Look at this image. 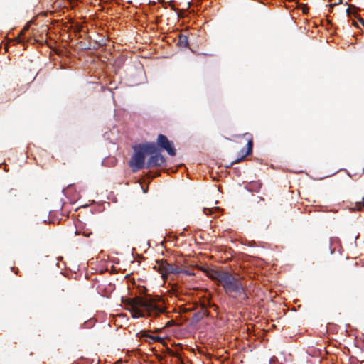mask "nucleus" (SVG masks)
Segmentation results:
<instances>
[{"instance_id":"nucleus-1","label":"nucleus","mask_w":364,"mask_h":364,"mask_svg":"<svg viewBox=\"0 0 364 364\" xmlns=\"http://www.w3.org/2000/svg\"><path fill=\"white\" fill-rule=\"evenodd\" d=\"M146 291V287L139 286V296L128 298L124 301L127 306V309L131 312L132 318H156L166 312L164 299L159 295L147 294Z\"/></svg>"},{"instance_id":"nucleus-2","label":"nucleus","mask_w":364,"mask_h":364,"mask_svg":"<svg viewBox=\"0 0 364 364\" xmlns=\"http://www.w3.org/2000/svg\"><path fill=\"white\" fill-rule=\"evenodd\" d=\"M134 153L131 157L129 165L133 172H136L146 167V156L156 151V144L154 142H146L133 147Z\"/></svg>"},{"instance_id":"nucleus-3","label":"nucleus","mask_w":364,"mask_h":364,"mask_svg":"<svg viewBox=\"0 0 364 364\" xmlns=\"http://www.w3.org/2000/svg\"><path fill=\"white\" fill-rule=\"evenodd\" d=\"M221 278L222 281L220 284L230 296L232 298L238 297L242 300H245L248 298L240 278L236 277L228 272Z\"/></svg>"},{"instance_id":"nucleus-4","label":"nucleus","mask_w":364,"mask_h":364,"mask_svg":"<svg viewBox=\"0 0 364 364\" xmlns=\"http://www.w3.org/2000/svg\"><path fill=\"white\" fill-rule=\"evenodd\" d=\"M154 269L157 270L164 279L168 274H178L181 272L178 266L169 264L166 260H156Z\"/></svg>"},{"instance_id":"nucleus-5","label":"nucleus","mask_w":364,"mask_h":364,"mask_svg":"<svg viewBox=\"0 0 364 364\" xmlns=\"http://www.w3.org/2000/svg\"><path fill=\"white\" fill-rule=\"evenodd\" d=\"M156 144L161 149L166 151L169 155L172 156H176V151L173 147V143L168 139L166 136L162 134H159Z\"/></svg>"},{"instance_id":"nucleus-6","label":"nucleus","mask_w":364,"mask_h":364,"mask_svg":"<svg viewBox=\"0 0 364 364\" xmlns=\"http://www.w3.org/2000/svg\"><path fill=\"white\" fill-rule=\"evenodd\" d=\"M150 155L151 156L146 163V168H151L161 167L166 164L165 157L161 154L159 153L157 149L155 153Z\"/></svg>"},{"instance_id":"nucleus-7","label":"nucleus","mask_w":364,"mask_h":364,"mask_svg":"<svg viewBox=\"0 0 364 364\" xmlns=\"http://www.w3.org/2000/svg\"><path fill=\"white\" fill-rule=\"evenodd\" d=\"M19 198L18 191L14 188L6 190L1 195L2 201L9 205L17 203Z\"/></svg>"},{"instance_id":"nucleus-8","label":"nucleus","mask_w":364,"mask_h":364,"mask_svg":"<svg viewBox=\"0 0 364 364\" xmlns=\"http://www.w3.org/2000/svg\"><path fill=\"white\" fill-rule=\"evenodd\" d=\"M243 136L247 140V148L246 151L245 152L242 149L241 152L242 153V155L240 158H237L235 160L234 163L240 162L243 159L247 156L252 154V148H253V138L251 134L250 133H245L244 134Z\"/></svg>"},{"instance_id":"nucleus-9","label":"nucleus","mask_w":364,"mask_h":364,"mask_svg":"<svg viewBox=\"0 0 364 364\" xmlns=\"http://www.w3.org/2000/svg\"><path fill=\"white\" fill-rule=\"evenodd\" d=\"M227 272L224 271H217V270H210L208 273V276L213 280L217 281L219 284H220L222 281V277Z\"/></svg>"},{"instance_id":"nucleus-10","label":"nucleus","mask_w":364,"mask_h":364,"mask_svg":"<svg viewBox=\"0 0 364 364\" xmlns=\"http://www.w3.org/2000/svg\"><path fill=\"white\" fill-rule=\"evenodd\" d=\"M208 314H209L208 311L206 309L205 306L203 305L201 307L200 310L194 314L193 318L196 321H200V320L203 319L204 317L208 316Z\"/></svg>"},{"instance_id":"nucleus-11","label":"nucleus","mask_w":364,"mask_h":364,"mask_svg":"<svg viewBox=\"0 0 364 364\" xmlns=\"http://www.w3.org/2000/svg\"><path fill=\"white\" fill-rule=\"evenodd\" d=\"M141 338H144L146 341H148L147 338L151 340L153 342H161L163 341L162 338L159 336H154L149 335L146 331H141Z\"/></svg>"},{"instance_id":"nucleus-12","label":"nucleus","mask_w":364,"mask_h":364,"mask_svg":"<svg viewBox=\"0 0 364 364\" xmlns=\"http://www.w3.org/2000/svg\"><path fill=\"white\" fill-rule=\"evenodd\" d=\"M178 45L180 47L187 48L188 46V39L185 35L180 34L178 36Z\"/></svg>"},{"instance_id":"nucleus-13","label":"nucleus","mask_w":364,"mask_h":364,"mask_svg":"<svg viewBox=\"0 0 364 364\" xmlns=\"http://www.w3.org/2000/svg\"><path fill=\"white\" fill-rule=\"evenodd\" d=\"M362 200V202H357L351 209L354 211H364V197H363Z\"/></svg>"},{"instance_id":"nucleus-14","label":"nucleus","mask_w":364,"mask_h":364,"mask_svg":"<svg viewBox=\"0 0 364 364\" xmlns=\"http://www.w3.org/2000/svg\"><path fill=\"white\" fill-rule=\"evenodd\" d=\"M260 187H261V183H257V182H252L249 184L248 189L250 191H256L257 189L260 188Z\"/></svg>"},{"instance_id":"nucleus-15","label":"nucleus","mask_w":364,"mask_h":364,"mask_svg":"<svg viewBox=\"0 0 364 364\" xmlns=\"http://www.w3.org/2000/svg\"><path fill=\"white\" fill-rule=\"evenodd\" d=\"M28 26H25V27L22 29V31H21V33H19V35L16 37V41H17L18 43H21V42H22L21 36H23L24 35L25 32H26V31H28Z\"/></svg>"},{"instance_id":"nucleus-16","label":"nucleus","mask_w":364,"mask_h":364,"mask_svg":"<svg viewBox=\"0 0 364 364\" xmlns=\"http://www.w3.org/2000/svg\"><path fill=\"white\" fill-rule=\"evenodd\" d=\"M218 209L219 208L218 207L213 208H203V213L205 215H211V214H213L214 213L215 210H218Z\"/></svg>"},{"instance_id":"nucleus-17","label":"nucleus","mask_w":364,"mask_h":364,"mask_svg":"<svg viewBox=\"0 0 364 364\" xmlns=\"http://www.w3.org/2000/svg\"><path fill=\"white\" fill-rule=\"evenodd\" d=\"M82 29H83V26L80 25V24H76L74 28L75 32H76V33H80V32L82 31Z\"/></svg>"},{"instance_id":"nucleus-18","label":"nucleus","mask_w":364,"mask_h":364,"mask_svg":"<svg viewBox=\"0 0 364 364\" xmlns=\"http://www.w3.org/2000/svg\"><path fill=\"white\" fill-rule=\"evenodd\" d=\"M11 270L12 272H14L16 274H18V269H16V267H12L11 268Z\"/></svg>"},{"instance_id":"nucleus-19","label":"nucleus","mask_w":364,"mask_h":364,"mask_svg":"<svg viewBox=\"0 0 364 364\" xmlns=\"http://www.w3.org/2000/svg\"><path fill=\"white\" fill-rule=\"evenodd\" d=\"M85 237H89L92 232H88V231H84L83 233H82Z\"/></svg>"},{"instance_id":"nucleus-20","label":"nucleus","mask_w":364,"mask_h":364,"mask_svg":"<svg viewBox=\"0 0 364 364\" xmlns=\"http://www.w3.org/2000/svg\"><path fill=\"white\" fill-rule=\"evenodd\" d=\"M173 323V321L171 320V321L167 322L166 326H171Z\"/></svg>"},{"instance_id":"nucleus-21","label":"nucleus","mask_w":364,"mask_h":364,"mask_svg":"<svg viewBox=\"0 0 364 364\" xmlns=\"http://www.w3.org/2000/svg\"><path fill=\"white\" fill-rule=\"evenodd\" d=\"M335 5H336V4H330L328 5V6H329L330 8H332V7H333V6H334Z\"/></svg>"},{"instance_id":"nucleus-22","label":"nucleus","mask_w":364,"mask_h":364,"mask_svg":"<svg viewBox=\"0 0 364 364\" xmlns=\"http://www.w3.org/2000/svg\"><path fill=\"white\" fill-rule=\"evenodd\" d=\"M349 10H350V9L348 8V9H347V11H346L347 13H348V14H349Z\"/></svg>"}]
</instances>
